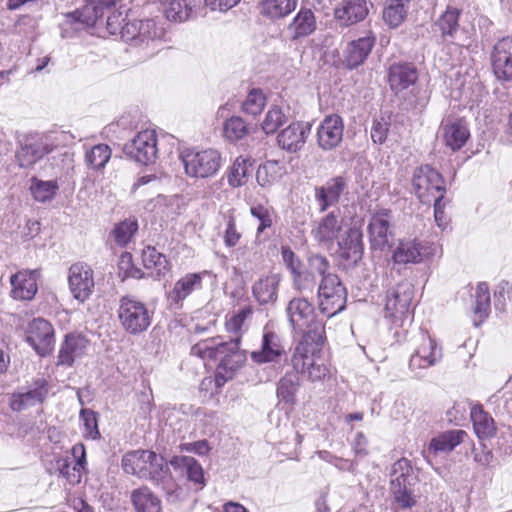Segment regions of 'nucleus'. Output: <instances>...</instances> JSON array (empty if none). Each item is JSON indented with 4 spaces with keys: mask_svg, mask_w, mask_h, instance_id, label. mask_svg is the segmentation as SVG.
<instances>
[{
    "mask_svg": "<svg viewBox=\"0 0 512 512\" xmlns=\"http://www.w3.org/2000/svg\"><path fill=\"white\" fill-rule=\"evenodd\" d=\"M121 467L126 474L150 480L160 487L168 502L180 500L182 489L172 477L169 466L161 455L150 450L129 451L123 455Z\"/></svg>",
    "mask_w": 512,
    "mask_h": 512,
    "instance_id": "f257e3e1",
    "label": "nucleus"
},
{
    "mask_svg": "<svg viewBox=\"0 0 512 512\" xmlns=\"http://www.w3.org/2000/svg\"><path fill=\"white\" fill-rule=\"evenodd\" d=\"M126 17L122 0H90L80 11L67 14L66 22L105 29L108 34L119 36Z\"/></svg>",
    "mask_w": 512,
    "mask_h": 512,
    "instance_id": "f03ea898",
    "label": "nucleus"
},
{
    "mask_svg": "<svg viewBox=\"0 0 512 512\" xmlns=\"http://www.w3.org/2000/svg\"><path fill=\"white\" fill-rule=\"evenodd\" d=\"M324 339L300 340L291 356L292 368L311 382H320L332 374L331 366L322 354Z\"/></svg>",
    "mask_w": 512,
    "mask_h": 512,
    "instance_id": "7ed1b4c3",
    "label": "nucleus"
},
{
    "mask_svg": "<svg viewBox=\"0 0 512 512\" xmlns=\"http://www.w3.org/2000/svg\"><path fill=\"white\" fill-rule=\"evenodd\" d=\"M312 268L320 277L318 283V304L320 311L332 317L344 310L347 301V292L338 275L330 271L328 260L316 259Z\"/></svg>",
    "mask_w": 512,
    "mask_h": 512,
    "instance_id": "20e7f679",
    "label": "nucleus"
},
{
    "mask_svg": "<svg viewBox=\"0 0 512 512\" xmlns=\"http://www.w3.org/2000/svg\"><path fill=\"white\" fill-rule=\"evenodd\" d=\"M286 315L293 332L301 335L300 340L325 339L324 324L316 319L314 306L307 299H291L286 307Z\"/></svg>",
    "mask_w": 512,
    "mask_h": 512,
    "instance_id": "39448f33",
    "label": "nucleus"
},
{
    "mask_svg": "<svg viewBox=\"0 0 512 512\" xmlns=\"http://www.w3.org/2000/svg\"><path fill=\"white\" fill-rule=\"evenodd\" d=\"M159 31L154 20H128L122 27L119 37L125 42H131L135 47L145 51V56L156 54L161 46Z\"/></svg>",
    "mask_w": 512,
    "mask_h": 512,
    "instance_id": "423d86ee",
    "label": "nucleus"
},
{
    "mask_svg": "<svg viewBox=\"0 0 512 512\" xmlns=\"http://www.w3.org/2000/svg\"><path fill=\"white\" fill-rule=\"evenodd\" d=\"M413 286L408 281H402L390 288L385 303V318L394 326H403L412 320Z\"/></svg>",
    "mask_w": 512,
    "mask_h": 512,
    "instance_id": "0eeeda50",
    "label": "nucleus"
},
{
    "mask_svg": "<svg viewBox=\"0 0 512 512\" xmlns=\"http://www.w3.org/2000/svg\"><path fill=\"white\" fill-rule=\"evenodd\" d=\"M185 172L190 177L208 178L215 175L222 165L221 154L215 149L185 150L181 153Z\"/></svg>",
    "mask_w": 512,
    "mask_h": 512,
    "instance_id": "6e6552de",
    "label": "nucleus"
},
{
    "mask_svg": "<svg viewBox=\"0 0 512 512\" xmlns=\"http://www.w3.org/2000/svg\"><path fill=\"white\" fill-rule=\"evenodd\" d=\"M118 316L124 329L131 334L141 333L151 324V313L146 305L130 296L120 299Z\"/></svg>",
    "mask_w": 512,
    "mask_h": 512,
    "instance_id": "1a4fd4ad",
    "label": "nucleus"
},
{
    "mask_svg": "<svg viewBox=\"0 0 512 512\" xmlns=\"http://www.w3.org/2000/svg\"><path fill=\"white\" fill-rule=\"evenodd\" d=\"M214 379L211 377L204 378L201 386L206 387L214 381L217 388H221L228 380L232 379L235 372L243 365L245 355L239 348L238 338L226 342L225 352L218 358Z\"/></svg>",
    "mask_w": 512,
    "mask_h": 512,
    "instance_id": "9d476101",
    "label": "nucleus"
},
{
    "mask_svg": "<svg viewBox=\"0 0 512 512\" xmlns=\"http://www.w3.org/2000/svg\"><path fill=\"white\" fill-rule=\"evenodd\" d=\"M461 11L455 7H447L445 12L436 21L435 26L441 32L442 38H451L462 46L468 47L474 40L475 29L472 25H460Z\"/></svg>",
    "mask_w": 512,
    "mask_h": 512,
    "instance_id": "9b49d317",
    "label": "nucleus"
},
{
    "mask_svg": "<svg viewBox=\"0 0 512 512\" xmlns=\"http://www.w3.org/2000/svg\"><path fill=\"white\" fill-rule=\"evenodd\" d=\"M412 184L417 197L423 203L435 201L440 194L444 197V180L441 174L429 165L421 166L414 171Z\"/></svg>",
    "mask_w": 512,
    "mask_h": 512,
    "instance_id": "f8f14e48",
    "label": "nucleus"
},
{
    "mask_svg": "<svg viewBox=\"0 0 512 512\" xmlns=\"http://www.w3.org/2000/svg\"><path fill=\"white\" fill-rule=\"evenodd\" d=\"M157 134L155 130L146 129L138 132L124 145L123 152L130 159L147 165L153 163L158 155Z\"/></svg>",
    "mask_w": 512,
    "mask_h": 512,
    "instance_id": "ddd939ff",
    "label": "nucleus"
},
{
    "mask_svg": "<svg viewBox=\"0 0 512 512\" xmlns=\"http://www.w3.org/2000/svg\"><path fill=\"white\" fill-rule=\"evenodd\" d=\"M391 220L392 214L388 209H379L371 214L367 235L373 250L383 251L391 246L393 237Z\"/></svg>",
    "mask_w": 512,
    "mask_h": 512,
    "instance_id": "4468645a",
    "label": "nucleus"
},
{
    "mask_svg": "<svg viewBox=\"0 0 512 512\" xmlns=\"http://www.w3.org/2000/svg\"><path fill=\"white\" fill-rule=\"evenodd\" d=\"M442 358V349L435 339L427 334H421L409 360V369L416 375L421 371L436 365Z\"/></svg>",
    "mask_w": 512,
    "mask_h": 512,
    "instance_id": "2eb2a0df",
    "label": "nucleus"
},
{
    "mask_svg": "<svg viewBox=\"0 0 512 512\" xmlns=\"http://www.w3.org/2000/svg\"><path fill=\"white\" fill-rule=\"evenodd\" d=\"M68 286L74 299L84 303L93 293L95 282L92 268L82 262L74 263L68 270Z\"/></svg>",
    "mask_w": 512,
    "mask_h": 512,
    "instance_id": "dca6fc26",
    "label": "nucleus"
},
{
    "mask_svg": "<svg viewBox=\"0 0 512 512\" xmlns=\"http://www.w3.org/2000/svg\"><path fill=\"white\" fill-rule=\"evenodd\" d=\"M286 354L281 336L265 326L259 350L251 353L252 360L257 364L277 362Z\"/></svg>",
    "mask_w": 512,
    "mask_h": 512,
    "instance_id": "f3484780",
    "label": "nucleus"
},
{
    "mask_svg": "<svg viewBox=\"0 0 512 512\" xmlns=\"http://www.w3.org/2000/svg\"><path fill=\"white\" fill-rule=\"evenodd\" d=\"M344 133V123L337 114L326 116L317 128V144L324 151H331L337 148Z\"/></svg>",
    "mask_w": 512,
    "mask_h": 512,
    "instance_id": "a211bd4d",
    "label": "nucleus"
},
{
    "mask_svg": "<svg viewBox=\"0 0 512 512\" xmlns=\"http://www.w3.org/2000/svg\"><path fill=\"white\" fill-rule=\"evenodd\" d=\"M343 222L340 211H332L314 223L311 234L318 243L330 246L338 240Z\"/></svg>",
    "mask_w": 512,
    "mask_h": 512,
    "instance_id": "6ab92c4d",
    "label": "nucleus"
},
{
    "mask_svg": "<svg viewBox=\"0 0 512 512\" xmlns=\"http://www.w3.org/2000/svg\"><path fill=\"white\" fill-rule=\"evenodd\" d=\"M435 248L417 240L401 241L393 253V259L398 264L420 263L434 254Z\"/></svg>",
    "mask_w": 512,
    "mask_h": 512,
    "instance_id": "aec40b11",
    "label": "nucleus"
},
{
    "mask_svg": "<svg viewBox=\"0 0 512 512\" xmlns=\"http://www.w3.org/2000/svg\"><path fill=\"white\" fill-rule=\"evenodd\" d=\"M311 126L305 122H293L277 136L278 145L289 153L301 150L310 135Z\"/></svg>",
    "mask_w": 512,
    "mask_h": 512,
    "instance_id": "412c9836",
    "label": "nucleus"
},
{
    "mask_svg": "<svg viewBox=\"0 0 512 512\" xmlns=\"http://www.w3.org/2000/svg\"><path fill=\"white\" fill-rule=\"evenodd\" d=\"M208 271L188 273L177 280L173 288L167 293V299L171 306L181 307L182 302L194 291L202 288L203 277Z\"/></svg>",
    "mask_w": 512,
    "mask_h": 512,
    "instance_id": "4be33fe9",
    "label": "nucleus"
},
{
    "mask_svg": "<svg viewBox=\"0 0 512 512\" xmlns=\"http://www.w3.org/2000/svg\"><path fill=\"white\" fill-rule=\"evenodd\" d=\"M88 345V339L82 334H67L59 349L57 365L71 367L85 355Z\"/></svg>",
    "mask_w": 512,
    "mask_h": 512,
    "instance_id": "5701e85b",
    "label": "nucleus"
},
{
    "mask_svg": "<svg viewBox=\"0 0 512 512\" xmlns=\"http://www.w3.org/2000/svg\"><path fill=\"white\" fill-rule=\"evenodd\" d=\"M85 464L84 445L76 444L72 448V457L61 458L57 461V470L69 483L77 484L81 481Z\"/></svg>",
    "mask_w": 512,
    "mask_h": 512,
    "instance_id": "b1692460",
    "label": "nucleus"
},
{
    "mask_svg": "<svg viewBox=\"0 0 512 512\" xmlns=\"http://www.w3.org/2000/svg\"><path fill=\"white\" fill-rule=\"evenodd\" d=\"M492 67L498 78H512V38L504 37L499 40L492 53Z\"/></svg>",
    "mask_w": 512,
    "mask_h": 512,
    "instance_id": "393cba45",
    "label": "nucleus"
},
{
    "mask_svg": "<svg viewBox=\"0 0 512 512\" xmlns=\"http://www.w3.org/2000/svg\"><path fill=\"white\" fill-rule=\"evenodd\" d=\"M347 188V179L344 176H335L329 179L323 186L316 187L315 198L321 212L336 204L344 190Z\"/></svg>",
    "mask_w": 512,
    "mask_h": 512,
    "instance_id": "a878e982",
    "label": "nucleus"
},
{
    "mask_svg": "<svg viewBox=\"0 0 512 512\" xmlns=\"http://www.w3.org/2000/svg\"><path fill=\"white\" fill-rule=\"evenodd\" d=\"M466 433L463 430H451L431 439L429 446L423 451L428 462L439 454H447L455 449L462 441Z\"/></svg>",
    "mask_w": 512,
    "mask_h": 512,
    "instance_id": "bb28decb",
    "label": "nucleus"
},
{
    "mask_svg": "<svg viewBox=\"0 0 512 512\" xmlns=\"http://www.w3.org/2000/svg\"><path fill=\"white\" fill-rule=\"evenodd\" d=\"M368 14L366 0H342L335 9L336 20L349 26L365 19Z\"/></svg>",
    "mask_w": 512,
    "mask_h": 512,
    "instance_id": "cd10ccee",
    "label": "nucleus"
},
{
    "mask_svg": "<svg viewBox=\"0 0 512 512\" xmlns=\"http://www.w3.org/2000/svg\"><path fill=\"white\" fill-rule=\"evenodd\" d=\"M375 43V38L366 35L357 40L351 41L344 51V63L350 69L363 64L370 54Z\"/></svg>",
    "mask_w": 512,
    "mask_h": 512,
    "instance_id": "c85d7f7f",
    "label": "nucleus"
},
{
    "mask_svg": "<svg viewBox=\"0 0 512 512\" xmlns=\"http://www.w3.org/2000/svg\"><path fill=\"white\" fill-rule=\"evenodd\" d=\"M441 128L445 145L453 151L461 149L469 139L468 127L460 119L447 120L442 123Z\"/></svg>",
    "mask_w": 512,
    "mask_h": 512,
    "instance_id": "c756f323",
    "label": "nucleus"
},
{
    "mask_svg": "<svg viewBox=\"0 0 512 512\" xmlns=\"http://www.w3.org/2000/svg\"><path fill=\"white\" fill-rule=\"evenodd\" d=\"M54 344L52 324L44 318H34V351L40 356H46L53 351Z\"/></svg>",
    "mask_w": 512,
    "mask_h": 512,
    "instance_id": "7c9ffc66",
    "label": "nucleus"
},
{
    "mask_svg": "<svg viewBox=\"0 0 512 512\" xmlns=\"http://www.w3.org/2000/svg\"><path fill=\"white\" fill-rule=\"evenodd\" d=\"M418 78L414 65L409 63L394 64L389 68L388 81L390 88L398 93L413 85Z\"/></svg>",
    "mask_w": 512,
    "mask_h": 512,
    "instance_id": "2f4dec72",
    "label": "nucleus"
},
{
    "mask_svg": "<svg viewBox=\"0 0 512 512\" xmlns=\"http://www.w3.org/2000/svg\"><path fill=\"white\" fill-rule=\"evenodd\" d=\"M362 231L358 227H351L345 233L342 239L336 240L342 256L356 263L363 256Z\"/></svg>",
    "mask_w": 512,
    "mask_h": 512,
    "instance_id": "473e14b6",
    "label": "nucleus"
},
{
    "mask_svg": "<svg viewBox=\"0 0 512 512\" xmlns=\"http://www.w3.org/2000/svg\"><path fill=\"white\" fill-rule=\"evenodd\" d=\"M280 281L281 276L279 274H269L260 278L252 287L254 297L260 304L275 302Z\"/></svg>",
    "mask_w": 512,
    "mask_h": 512,
    "instance_id": "72a5a7b5",
    "label": "nucleus"
},
{
    "mask_svg": "<svg viewBox=\"0 0 512 512\" xmlns=\"http://www.w3.org/2000/svg\"><path fill=\"white\" fill-rule=\"evenodd\" d=\"M327 260L326 257L315 254L308 258V268L305 271L299 269L292 274L293 287L300 293H313L317 282L319 283L320 277L317 272L313 270L312 263L314 260Z\"/></svg>",
    "mask_w": 512,
    "mask_h": 512,
    "instance_id": "f704fd0d",
    "label": "nucleus"
},
{
    "mask_svg": "<svg viewBox=\"0 0 512 512\" xmlns=\"http://www.w3.org/2000/svg\"><path fill=\"white\" fill-rule=\"evenodd\" d=\"M169 463L175 471L186 474L189 481L201 487L205 485L203 468L193 457L174 456Z\"/></svg>",
    "mask_w": 512,
    "mask_h": 512,
    "instance_id": "c9c22d12",
    "label": "nucleus"
},
{
    "mask_svg": "<svg viewBox=\"0 0 512 512\" xmlns=\"http://www.w3.org/2000/svg\"><path fill=\"white\" fill-rule=\"evenodd\" d=\"M316 18L310 9H301L288 25V32L292 40L311 35L316 30Z\"/></svg>",
    "mask_w": 512,
    "mask_h": 512,
    "instance_id": "e433bc0d",
    "label": "nucleus"
},
{
    "mask_svg": "<svg viewBox=\"0 0 512 512\" xmlns=\"http://www.w3.org/2000/svg\"><path fill=\"white\" fill-rule=\"evenodd\" d=\"M131 502L136 512H161V500L150 488L142 486L131 492Z\"/></svg>",
    "mask_w": 512,
    "mask_h": 512,
    "instance_id": "4c0bfd02",
    "label": "nucleus"
},
{
    "mask_svg": "<svg viewBox=\"0 0 512 512\" xmlns=\"http://www.w3.org/2000/svg\"><path fill=\"white\" fill-rule=\"evenodd\" d=\"M301 380L297 371H287L285 375L280 378L277 384V397L281 402L289 405L296 403V395L300 388Z\"/></svg>",
    "mask_w": 512,
    "mask_h": 512,
    "instance_id": "58836bf2",
    "label": "nucleus"
},
{
    "mask_svg": "<svg viewBox=\"0 0 512 512\" xmlns=\"http://www.w3.org/2000/svg\"><path fill=\"white\" fill-rule=\"evenodd\" d=\"M200 4L201 0H172L165 10V14L168 20L183 22L192 16Z\"/></svg>",
    "mask_w": 512,
    "mask_h": 512,
    "instance_id": "ea45409f",
    "label": "nucleus"
},
{
    "mask_svg": "<svg viewBox=\"0 0 512 512\" xmlns=\"http://www.w3.org/2000/svg\"><path fill=\"white\" fill-rule=\"evenodd\" d=\"M11 295L14 299H32V271L22 270L10 277Z\"/></svg>",
    "mask_w": 512,
    "mask_h": 512,
    "instance_id": "a19ab883",
    "label": "nucleus"
},
{
    "mask_svg": "<svg viewBox=\"0 0 512 512\" xmlns=\"http://www.w3.org/2000/svg\"><path fill=\"white\" fill-rule=\"evenodd\" d=\"M141 258L144 267L151 270L153 277H160L168 271V261L166 257L154 247L148 246L144 248Z\"/></svg>",
    "mask_w": 512,
    "mask_h": 512,
    "instance_id": "79ce46f5",
    "label": "nucleus"
},
{
    "mask_svg": "<svg viewBox=\"0 0 512 512\" xmlns=\"http://www.w3.org/2000/svg\"><path fill=\"white\" fill-rule=\"evenodd\" d=\"M471 419L474 431L480 439L490 438L494 435L496 427L494 420L481 406H475L471 410Z\"/></svg>",
    "mask_w": 512,
    "mask_h": 512,
    "instance_id": "37998d69",
    "label": "nucleus"
},
{
    "mask_svg": "<svg viewBox=\"0 0 512 512\" xmlns=\"http://www.w3.org/2000/svg\"><path fill=\"white\" fill-rule=\"evenodd\" d=\"M391 492L395 502L402 508H411L416 504L413 481L391 480Z\"/></svg>",
    "mask_w": 512,
    "mask_h": 512,
    "instance_id": "c03bdc74",
    "label": "nucleus"
},
{
    "mask_svg": "<svg viewBox=\"0 0 512 512\" xmlns=\"http://www.w3.org/2000/svg\"><path fill=\"white\" fill-rule=\"evenodd\" d=\"M226 342H219L216 339H206L192 346L191 355L202 360H218L225 352Z\"/></svg>",
    "mask_w": 512,
    "mask_h": 512,
    "instance_id": "a18cd8bd",
    "label": "nucleus"
},
{
    "mask_svg": "<svg viewBox=\"0 0 512 512\" xmlns=\"http://www.w3.org/2000/svg\"><path fill=\"white\" fill-rule=\"evenodd\" d=\"M409 0H389L383 11V20L391 28L399 27L407 16Z\"/></svg>",
    "mask_w": 512,
    "mask_h": 512,
    "instance_id": "49530a36",
    "label": "nucleus"
},
{
    "mask_svg": "<svg viewBox=\"0 0 512 512\" xmlns=\"http://www.w3.org/2000/svg\"><path fill=\"white\" fill-rule=\"evenodd\" d=\"M297 3L298 0H263L261 12L272 19H278L294 11Z\"/></svg>",
    "mask_w": 512,
    "mask_h": 512,
    "instance_id": "de8ad7c7",
    "label": "nucleus"
},
{
    "mask_svg": "<svg viewBox=\"0 0 512 512\" xmlns=\"http://www.w3.org/2000/svg\"><path fill=\"white\" fill-rule=\"evenodd\" d=\"M284 168L278 161L268 160L258 167L256 178L259 185L268 187L279 181L283 174Z\"/></svg>",
    "mask_w": 512,
    "mask_h": 512,
    "instance_id": "09e8293b",
    "label": "nucleus"
},
{
    "mask_svg": "<svg viewBox=\"0 0 512 512\" xmlns=\"http://www.w3.org/2000/svg\"><path fill=\"white\" fill-rule=\"evenodd\" d=\"M475 297L474 324L478 326L490 313V294L486 283L482 282L477 285Z\"/></svg>",
    "mask_w": 512,
    "mask_h": 512,
    "instance_id": "8fccbe9b",
    "label": "nucleus"
},
{
    "mask_svg": "<svg viewBox=\"0 0 512 512\" xmlns=\"http://www.w3.org/2000/svg\"><path fill=\"white\" fill-rule=\"evenodd\" d=\"M252 172V164L249 158L239 156L235 159L228 174V182L233 187H239L246 183L247 177Z\"/></svg>",
    "mask_w": 512,
    "mask_h": 512,
    "instance_id": "3c124183",
    "label": "nucleus"
},
{
    "mask_svg": "<svg viewBox=\"0 0 512 512\" xmlns=\"http://www.w3.org/2000/svg\"><path fill=\"white\" fill-rule=\"evenodd\" d=\"M249 134L246 122L240 116H232L223 124V136L230 142L242 140Z\"/></svg>",
    "mask_w": 512,
    "mask_h": 512,
    "instance_id": "603ef678",
    "label": "nucleus"
},
{
    "mask_svg": "<svg viewBox=\"0 0 512 512\" xmlns=\"http://www.w3.org/2000/svg\"><path fill=\"white\" fill-rule=\"evenodd\" d=\"M252 308L250 306H245L240 308L237 312L231 314L226 319V329L227 331L236 335L234 339L238 338V342L240 341V336L242 332L246 329V322L252 316Z\"/></svg>",
    "mask_w": 512,
    "mask_h": 512,
    "instance_id": "864d4df0",
    "label": "nucleus"
},
{
    "mask_svg": "<svg viewBox=\"0 0 512 512\" xmlns=\"http://www.w3.org/2000/svg\"><path fill=\"white\" fill-rule=\"evenodd\" d=\"M111 154L112 151L108 145L98 144L86 151L85 162L92 169H102L111 158Z\"/></svg>",
    "mask_w": 512,
    "mask_h": 512,
    "instance_id": "5fc2aeb1",
    "label": "nucleus"
},
{
    "mask_svg": "<svg viewBox=\"0 0 512 512\" xmlns=\"http://www.w3.org/2000/svg\"><path fill=\"white\" fill-rule=\"evenodd\" d=\"M287 122V116L279 106H272L266 113L261 128L267 135L275 133Z\"/></svg>",
    "mask_w": 512,
    "mask_h": 512,
    "instance_id": "6e6d98bb",
    "label": "nucleus"
},
{
    "mask_svg": "<svg viewBox=\"0 0 512 512\" xmlns=\"http://www.w3.org/2000/svg\"><path fill=\"white\" fill-rule=\"evenodd\" d=\"M266 97L260 89H252L242 103V111L245 114L256 116L265 107Z\"/></svg>",
    "mask_w": 512,
    "mask_h": 512,
    "instance_id": "4d7b16f0",
    "label": "nucleus"
},
{
    "mask_svg": "<svg viewBox=\"0 0 512 512\" xmlns=\"http://www.w3.org/2000/svg\"><path fill=\"white\" fill-rule=\"evenodd\" d=\"M58 145V137L54 132L39 135L34 142V162L53 151Z\"/></svg>",
    "mask_w": 512,
    "mask_h": 512,
    "instance_id": "13d9d810",
    "label": "nucleus"
},
{
    "mask_svg": "<svg viewBox=\"0 0 512 512\" xmlns=\"http://www.w3.org/2000/svg\"><path fill=\"white\" fill-rule=\"evenodd\" d=\"M250 213L253 218L258 221L257 236L263 233L267 228L273 224V210L270 207L257 204L250 208Z\"/></svg>",
    "mask_w": 512,
    "mask_h": 512,
    "instance_id": "bf43d9fd",
    "label": "nucleus"
},
{
    "mask_svg": "<svg viewBox=\"0 0 512 512\" xmlns=\"http://www.w3.org/2000/svg\"><path fill=\"white\" fill-rule=\"evenodd\" d=\"M137 230L138 224L136 221H123L116 225L112 231L114 241L119 246H125L130 242Z\"/></svg>",
    "mask_w": 512,
    "mask_h": 512,
    "instance_id": "052dcab7",
    "label": "nucleus"
},
{
    "mask_svg": "<svg viewBox=\"0 0 512 512\" xmlns=\"http://www.w3.org/2000/svg\"><path fill=\"white\" fill-rule=\"evenodd\" d=\"M58 183L55 180L41 181L34 178V200L39 202L51 201L57 190Z\"/></svg>",
    "mask_w": 512,
    "mask_h": 512,
    "instance_id": "680f3d73",
    "label": "nucleus"
},
{
    "mask_svg": "<svg viewBox=\"0 0 512 512\" xmlns=\"http://www.w3.org/2000/svg\"><path fill=\"white\" fill-rule=\"evenodd\" d=\"M17 140L19 150L16 153V158L21 167H30L32 165V141L27 134H18Z\"/></svg>",
    "mask_w": 512,
    "mask_h": 512,
    "instance_id": "e2e57ef3",
    "label": "nucleus"
},
{
    "mask_svg": "<svg viewBox=\"0 0 512 512\" xmlns=\"http://www.w3.org/2000/svg\"><path fill=\"white\" fill-rule=\"evenodd\" d=\"M391 480H399L400 482L403 480H415L414 476L412 475V467L409 460L402 458L393 464Z\"/></svg>",
    "mask_w": 512,
    "mask_h": 512,
    "instance_id": "0e129e2a",
    "label": "nucleus"
},
{
    "mask_svg": "<svg viewBox=\"0 0 512 512\" xmlns=\"http://www.w3.org/2000/svg\"><path fill=\"white\" fill-rule=\"evenodd\" d=\"M226 219V228L224 231V243L227 247H234L238 244L241 233L238 232L236 228V220L232 213H229L225 216Z\"/></svg>",
    "mask_w": 512,
    "mask_h": 512,
    "instance_id": "69168bd1",
    "label": "nucleus"
},
{
    "mask_svg": "<svg viewBox=\"0 0 512 512\" xmlns=\"http://www.w3.org/2000/svg\"><path fill=\"white\" fill-rule=\"evenodd\" d=\"M389 125L390 123L385 117L374 119L371 127V138L374 143L382 144L385 142L389 131Z\"/></svg>",
    "mask_w": 512,
    "mask_h": 512,
    "instance_id": "338daca9",
    "label": "nucleus"
},
{
    "mask_svg": "<svg viewBox=\"0 0 512 512\" xmlns=\"http://www.w3.org/2000/svg\"><path fill=\"white\" fill-rule=\"evenodd\" d=\"M32 404V390L15 392L10 399V407L13 411L21 412L28 409Z\"/></svg>",
    "mask_w": 512,
    "mask_h": 512,
    "instance_id": "774afa93",
    "label": "nucleus"
}]
</instances>
